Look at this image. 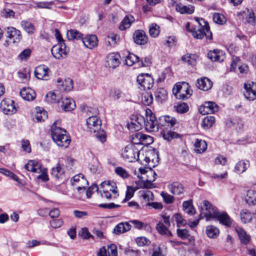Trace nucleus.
<instances>
[{"mask_svg": "<svg viewBox=\"0 0 256 256\" xmlns=\"http://www.w3.org/2000/svg\"><path fill=\"white\" fill-rule=\"evenodd\" d=\"M202 203L203 205L202 206V210L206 211L204 214L207 220L216 218L220 224L227 226H230L232 224V220L226 212H220L216 207L213 206L208 200H204Z\"/></svg>", "mask_w": 256, "mask_h": 256, "instance_id": "obj_1", "label": "nucleus"}, {"mask_svg": "<svg viewBox=\"0 0 256 256\" xmlns=\"http://www.w3.org/2000/svg\"><path fill=\"white\" fill-rule=\"evenodd\" d=\"M198 26L190 28V22H187L186 26V30L190 32L194 38L202 39L204 36L209 40L212 39V35L210 31L208 23L202 18H196Z\"/></svg>", "mask_w": 256, "mask_h": 256, "instance_id": "obj_2", "label": "nucleus"}, {"mask_svg": "<svg viewBox=\"0 0 256 256\" xmlns=\"http://www.w3.org/2000/svg\"><path fill=\"white\" fill-rule=\"evenodd\" d=\"M58 120L54 122L51 126V136L54 142L60 147L67 148L70 142V136L66 134V130L57 126Z\"/></svg>", "mask_w": 256, "mask_h": 256, "instance_id": "obj_3", "label": "nucleus"}, {"mask_svg": "<svg viewBox=\"0 0 256 256\" xmlns=\"http://www.w3.org/2000/svg\"><path fill=\"white\" fill-rule=\"evenodd\" d=\"M88 112L92 113L89 114V117L86 119V124L90 132H96L98 130H100L101 121L96 116L98 113V110L95 108H90Z\"/></svg>", "mask_w": 256, "mask_h": 256, "instance_id": "obj_4", "label": "nucleus"}, {"mask_svg": "<svg viewBox=\"0 0 256 256\" xmlns=\"http://www.w3.org/2000/svg\"><path fill=\"white\" fill-rule=\"evenodd\" d=\"M100 187L102 188V192L101 190H100V196L102 198H104L108 200H110L112 198V194H116L114 196V198H116L118 196V188L116 184L114 182H103L100 184Z\"/></svg>", "mask_w": 256, "mask_h": 256, "instance_id": "obj_5", "label": "nucleus"}, {"mask_svg": "<svg viewBox=\"0 0 256 256\" xmlns=\"http://www.w3.org/2000/svg\"><path fill=\"white\" fill-rule=\"evenodd\" d=\"M140 150L135 146H127L122 154L123 158L128 162H133L138 160Z\"/></svg>", "mask_w": 256, "mask_h": 256, "instance_id": "obj_6", "label": "nucleus"}, {"mask_svg": "<svg viewBox=\"0 0 256 256\" xmlns=\"http://www.w3.org/2000/svg\"><path fill=\"white\" fill-rule=\"evenodd\" d=\"M146 122L144 120V123L145 124L146 128L149 132H154L159 129L158 126V120L152 111L148 109L146 110Z\"/></svg>", "mask_w": 256, "mask_h": 256, "instance_id": "obj_7", "label": "nucleus"}, {"mask_svg": "<svg viewBox=\"0 0 256 256\" xmlns=\"http://www.w3.org/2000/svg\"><path fill=\"white\" fill-rule=\"evenodd\" d=\"M136 80L140 86L139 88L144 90H150L154 84V79L148 74H139L137 76Z\"/></svg>", "mask_w": 256, "mask_h": 256, "instance_id": "obj_8", "label": "nucleus"}, {"mask_svg": "<svg viewBox=\"0 0 256 256\" xmlns=\"http://www.w3.org/2000/svg\"><path fill=\"white\" fill-rule=\"evenodd\" d=\"M70 51L69 48L66 43H60L54 45L51 49V52L53 56L58 60L65 58Z\"/></svg>", "mask_w": 256, "mask_h": 256, "instance_id": "obj_9", "label": "nucleus"}, {"mask_svg": "<svg viewBox=\"0 0 256 256\" xmlns=\"http://www.w3.org/2000/svg\"><path fill=\"white\" fill-rule=\"evenodd\" d=\"M176 124L178 125V122L174 117L166 115L158 118V126H159V128L160 127L162 128L167 127L174 130L175 128H173V127Z\"/></svg>", "mask_w": 256, "mask_h": 256, "instance_id": "obj_10", "label": "nucleus"}, {"mask_svg": "<svg viewBox=\"0 0 256 256\" xmlns=\"http://www.w3.org/2000/svg\"><path fill=\"white\" fill-rule=\"evenodd\" d=\"M244 88L245 90L244 96L249 100L253 101L256 99V83L250 82L244 83Z\"/></svg>", "mask_w": 256, "mask_h": 256, "instance_id": "obj_11", "label": "nucleus"}, {"mask_svg": "<svg viewBox=\"0 0 256 256\" xmlns=\"http://www.w3.org/2000/svg\"><path fill=\"white\" fill-rule=\"evenodd\" d=\"M50 71L47 66L42 64L36 68L34 73L35 76L38 79L47 80L50 78Z\"/></svg>", "mask_w": 256, "mask_h": 256, "instance_id": "obj_12", "label": "nucleus"}, {"mask_svg": "<svg viewBox=\"0 0 256 256\" xmlns=\"http://www.w3.org/2000/svg\"><path fill=\"white\" fill-rule=\"evenodd\" d=\"M218 110V106L214 102H206L198 108L199 112L203 115L214 114Z\"/></svg>", "mask_w": 256, "mask_h": 256, "instance_id": "obj_13", "label": "nucleus"}, {"mask_svg": "<svg viewBox=\"0 0 256 256\" xmlns=\"http://www.w3.org/2000/svg\"><path fill=\"white\" fill-rule=\"evenodd\" d=\"M14 100L10 99H5L0 102V108L6 114H12L16 112V108Z\"/></svg>", "mask_w": 256, "mask_h": 256, "instance_id": "obj_14", "label": "nucleus"}, {"mask_svg": "<svg viewBox=\"0 0 256 256\" xmlns=\"http://www.w3.org/2000/svg\"><path fill=\"white\" fill-rule=\"evenodd\" d=\"M133 141L136 144H148L153 142V138L150 136L138 132L135 134Z\"/></svg>", "mask_w": 256, "mask_h": 256, "instance_id": "obj_15", "label": "nucleus"}, {"mask_svg": "<svg viewBox=\"0 0 256 256\" xmlns=\"http://www.w3.org/2000/svg\"><path fill=\"white\" fill-rule=\"evenodd\" d=\"M160 134L164 140L168 142H170L174 138H176L180 136L177 132L172 130L167 127L165 128H160Z\"/></svg>", "mask_w": 256, "mask_h": 256, "instance_id": "obj_16", "label": "nucleus"}, {"mask_svg": "<svg viewBox=\"0 0 256 256\" xmlns=\"http://www.w3.org/2000/svg\"><path fill=\"white\" fill-rule=\"evenodd\" d=\"M134 42L137 44L144 45L148 42V37L145 32L142 30H136L133 34Z\"/></svg>", "mask_w": 256, "mask_h": 256, "instance_id": "obj_17", "label": "nucleus"}, {"mask_svg": "<svg viewBox=\"0 0 256 256\" xmlns=\"http://www.w3.org/2000/svg\"><path fill=\"white\" fill-rule=\"evenodd\" d=\"M6 36L10 39L13 43L19 42L22 38L20 31L13 27L7 28Z\"/></svg>", "mask_w": 256, "mask_h": 256, "instance_id": "obj_18", "label": "nucleus"}, {"mask_svg": "<svg viewBox=\"0 0 256 256\" xmlns=\"http://www.w3.org/2000/svg\"><path fill=\"white\" fill-rule=\"evenodd\" d=\"M196 86L198 89L207 91L212 88V82L208 78L204 77L197 80Z\"/></svg>", "mask_w": 256, "mask_h": 256, "instance_id": "obj_19", "label": "nucleus"}, {"mask_svg": "<svg viewBox=\"0 0 256 256\" xmlns=\"http://www.w3.org/2000/svg\"><path fill=\"white\" fill-rule=\"evenodd\" d=\"M120 56L118 54L112 52L107 56L106 62L110 67L115 68L120 64Z\"/></svg>", "mask_w": 256, "mask_h": 256, "instance_id": "obj_20", "label": "nucleus"}, {"mask_svg": "<svg viewBox=\"0 0 256 256\" xmlns=\"http://www.w3.org/2000/svg\"><path fill=\"white\" fill-rule=\"evenodd\" d=\"M82 42L86 47L90 49H92L97 46L98 40L95 34H90L86 36L83 38Z\"/></svg>", "mask_w": 256, "mask_h": 256, "instance_id": "obj_21", "label": "nucleus"}, {"mask_svg": "<svg viewBox=\"0 0 256 256\" xmlns=\"http://www.w3.org/2000/svg\"><path fill=\"white\" fill-rule=\"evenodd\" d=\"M208 57L212 62H222L224 58V56L222 50H214L208 53Z\"/></svg>", "mask_w": 256, "mask_h": 256, "instance_id": "obj_22", "label": "nucleus"}, {"mask_svg": "<svg viewBox=\"0 0 256 256\" xmlns=\"http://www.w3.org/2000/svg\"><path fill=\"white\" fill-rule=\"evenodd\" d=\"M20 94L24 100L28 101L34 100L36 96V92L30 88H23L20 90Z\"/></svg>", "mask_w": 256, "mask_h": 256, "instance_id": "obj_23", "label": "nucleus"}, {"mask_svg": "<svg viewBox=\"0 0 256 256\" xmlns=\"http://www.w3.org/2000/svg\"><path fill=\"white\" fill-rule=\"evenodd\" d=\"M169 191L175 195H180L183 194L184 186L178 182H174L168 185Z\"/></svg>", "mask_w": 256, "mask_h": 256, "instance_id": "obj_24", "label": "nucleus"}, {"mask_svg": "<svg viewBox=\"0 0 256 256\" xmlns=\"http://www.w3.org/2000/svg\"><path fill=\"white\" fill-rule=\"evenodd\" d=\"M131 228V225L128 222H120L118 224L114 229V232L116 234L124 233Z\"/></svg>", "mask_w": 256, "mask_h": 256, "instance_id": "obj_25", "label": "nucleus"}, {"mask_svg": "<svg viewBox=\"0 0 256 256\" xmlns=\"http://www.w3.org/2000/svg\"><path fill=\"white\" fill-rule=\"evenodd\" d=\"M169 226H166L162 222H159L156 225V228L158 232L161 235H164L168 237H172V234L168 230Z\"/></svg>", "mask_w": 256, "mask_h": 256, "instance_id": "obj_26", "label": "nucleus"}, {"mask_svg": "<svg viewBox=\"0 0 256 256\" xmlns=\"http://www.w3.org/2000/svg\"><path fill=\"white\" fill-rule=\"evenodd\" d=\"M135 20L134 17L131 14L126 15L120 22L119 28L121 30H124L129 28Z\"/></svg>", "mask_w": 256, "mask_h": 256, "instance_id": "obj_27", "label": "nucleus"}, {"mask_svg": "<svg viewBox=\"0 0 256 256\" xmlns=\"http://www.w3.org/2000/svg\"><path fill=\"white\" fill-rule=\"evenodd\" d=\"M62 99V96L58 91L56 92H50L46 95V100L51 103L59 102Z\"/></svg>", "mask_w": 256, "mask_h": 256, "instance_id": "obj_28", "label": "nucleus"}, {"mask_svg": "<svg viewBox=\"0 0 256 256\" xmlns=\"http://www.w3.org/2000/svg\"><path fill=\"white\" fill-rule=\"evenodd\" d=\"M195 150L198 153H202L205 152L207 148V143L204 140L196 139L194 144Z\"/></svg>", "mask_w": 256, "mask_h": 256, "instance_id": "obj_29", "label": "nucleus"}, {"mask_svg": "<svg viewBox=\"0 0 256 256\" xmlns=\"http://www.w3.org/2000/svg\"><path fill=\"white\" fill-rule=\"evenodd\" d=\"M61 107L65 111H70L74 109L76 104L73 100L66 98L62 100Z\"/></svg>", "mask_w": 256, "mask_h": 256, "instance_id": "obj_30", "label": "nucleus"}, {"mask_svg": "<svg viewBox=\"0 0 256 256\" xmlns=\"http://www.w3.org/2000/svg\"><path fill=\"white\" fill-rule=\"evenodd\" d=\"M182 208L184 211L188 215L192 216L196 212L195 209L192 204V201L191 200L184 202L182 203Z\"/></svg>", "mask_w": 256, "mask_h": 256, "instance_id": "obj_31", "label": "nucleus"}, {"mask_svg": "<svg viewBox=\"0 0 256 256\" xmlns=\"http://www.w3.org/2000/svg\"><path fill=\"white\" fill-rule=\"evenodd\" d=\"M236 231L241 242L244 244H247L250 240V236L242 228H236Z\"/></svg>", "mask_w": 256, "mask_h": 256, "instance_id": "obj_32", "label": "nucleus"}, {"mask_svg": "<svg viewBox=\"0 0 256 256\" xmlns=\"http://www.w3.org/2000/svg\"><path fill=\"white\" fill-rule=\"evenodd\" d=\"M156 100L158 102H162L167 99V92L163 88H158L154 94Z\"/></svg>", "mask_w": 256, "mask_h": 256, "instance_id": "obj_33", "label": "nucleus"}, {"mask_svg": "<svg viewBox=\"0 0 256 256\" xmlns=\"http://www.w3.org/2000/svg\"><path fill=\"white\" fill-rule=\"evenodd\" d=\"M249 166L250 163L248 160H240L236 164L234 170L238 172L242 173L245 172Z\"/></svg>", "mask_w": 256, "mask_h": 256, "instance_id": "obj_34", "label": "nucleus"}, {"mask_svg": "<svg viewBox=\"0 0 256 256\" xmlns=\"http://www.w3.org/2000/svg\"><path fill=\"white\" fill-rule=\"evenodd\" d=\"M24 168L27 170L34 172H39L40 170V166L38 162L35 160H30L25 164Z\"/></svg>", "mask_w": 256, "mask_h": 256, "instance_id": "obj_35", "label": "nucleus"}, {"mask_svg": "<svg viewBox=\"0 0 256 256\" xmlns=\"http://www.w3.org/2000/svg\"><path fill=\"white\" fill-rule=\"evenodd\" d=\"M140 122H136V123L128 122L127 124L128 128L132 131H138L142 128V124L144 122V118L140 116Z\"/></svg>", "mask_w": 256, "mask_h": 256, "instance_id": "obj_36", "label": "nucleus"}, {"mask_svg": "<svg viewBox=\"0 0 256 256\" xmlns=\"http://www.w3.org/2000/svg\"><path fill=\"white\" fill-rule=\"evenodd\" d=\"M64 174V170L59 164L56 167L53 168L51 172L52 175L56 178H62Z\"/></svg>", "mask_w": 256, "mask_h": 256, "instance_id": "obj_37", "label": "nucleus"}, {"mask_svg": "<svg viewBox=\"0 0 256 256\" xmlns=\"http://www.w3.org/2000/svg\"><path fill=\"white\" fill-rule=\"evenodd\" d=\"M66 36L68 40H78L82 38V34L76 30H70L67 32Z\"/></svg>", "mask_w": 256, "mask_h": 256, "instance_id": "obj_38", "label": "nucleus"}, {"mask_svg": "<svg viewBox=\"0 0 256 256\" xmlns=\"http://www.w3.org/2000/svg\"><path fill=\"white\" fill-rule=\"evenodd\" d=\"M245 200L248 204H256V192L254 190H248L247 192Z\"/></svg>", "mask_w": 256, "mask_h": 256, "instance_id": "obj_39", "label": "nucleus"}, {"mask_svg": "<svg viewBox=\"0 0 256 256\" xmlns=\"http://www.w3.org/2000/svg\"><path fill=\"white\" fill-rule=\"evenodd\" d=\"M140 62V58L137 56L132 53H130L126 57L125 63L128 66H132L134 63Z\"/></svg>", "mask_w": 256, "mask_h": 256, "instance_id": "obj_40", "label": "nucleus"}, {"mask_svg": "<svg viewBox=\"0 0 256 256\" xmlns=\"http://www.w3.org/2000/svg\"><path fill=\"white\" fill-rule=\"evenodd\" d=\"M36 113L35 114V118L38 122L44 121L46 118H47V112L43 108L40 107L36 108Z\"/></svg>", "mask_w": 256, "mask_h": 256, "instance_id": "obj_41", "label": "nucleus"}, {"mask_svg": "<svg viewBox=\"0 0 256 256\" xmlns=\"http://www.w3.org/2000/svg\"><path fill=\"white\" fill-rule=\"evenodd\" d=\"M215 122V118L213 116H207L204 118L202 122V126L204 129H208L214 124Z\"/></svg>", "mask_w": 256, "mask_h": 256, "instance_id": "obj_42", "label": "nucleus"}, {"mask_svg": "<svg viewBox=\"0 0 256 256\" xmlns=\"http://www.w3.org/2000/svg\"><path fill=\"white\" fill-rule=\"evenodd\" d=\"M206 232L209 238H214L218 236L219 230L213 226H209L206 227Z\"/></svg>", "mask_w": 256, "mask_h": 256, "instance_id": "obj_43", "label": "nucleus"}, {"mask_svg": "<svg viewBox=\"0 0 256 256\" xmlns=\"http://www.w3.org/2000/svg\"><path fill=\"white\" fill-rule=\"evenodd\" d=\"M22 26L24 30L29 34H32L35 32V28L34 24L30 22L22 20L21 22Z\"/></svg>", "mask_w": 256, "mask_h": 256, "instance_id": "obj_44", "label": "nucleus"}, {"mask_svg": "<svg viewBox=\"0 0 256 256\" xmlns=\"http://www.w3.org/2000/svg\"><path fill=\"white\" fill-rule=\"evenodd\" d=\"M213 20L217 24L222 25L226 22V19L222 14L215 12L213 14Z\"/></svg>", "mask_w": 256, "mask_h": 256, "instance_id": "obj_45", "label": "nucleus"}, {"mask_svg": "<svg viewBox=\"0 0 256 256\" xmlns=\"http://www.w3.org/2000/svg\"><path fill=\"white\" fill-rule=\"evenodd\" d=\"M177 8L178 12L182 14H192L194 10V7L190 5L178 6Z\"/></svg>", "mask_w": 256, "mask_h": 256, "instance_id": "obj_46", "label": "nucleus"}, {"mask_svg": "<svg viewBox=\"0 0 256 256\" xmlns=\"http://www.w3.org/2000/svg\"><path fill=\"white\" fill-rule=\"evenodd\" d=\"M240 218L244 223L246 224L251 221L252 216L250 212L247 211L246 210H244L240 212Z\"/></svg>", "mask_w": 256, "mask_h": 256, "instance_id": "obj_47", "label": "nucleus"}, {"mask_svg": "<svg viewBox=\"0 0 256 256\" xmlns=\"http://www.w3.org/2000/svg\"><path fill=\"white\" fill-rule=\"evenodd\" d=\"M160 27L156 24H152L149 26V33L151 36L156 37L160 33Z\"/></svg>", "mask_w": 256, "mask_h": 256, "instance_id": "obj_48", "label": "nucleus"}, {"mask_svg": "<svg viewBox=\"0 0 256 256\" xmlns=\"http://www.w3.org/2000/svg\"><path fill=\"white\" fill-rule=\"evenodd\" d=\"M172 218L174 219L175 221L176 222V225L178 227L184 226L186 224V221L184 219L182 215L178 213L175 214L173 216Z\"/></svg>", "mask_w": 256, "mask_h": 256, "instance_id": "obj_49", "label": "nucleus"}, {"mask_svg": "<svg viewBox=\"0 0 256 256\" xmlns=\"http://www.w3.org/2000/svg\"><path fill=\"white\" fill-rule=\"evenodd\" d=\"M142 103L146 106H150L152 104L153 101V97L151 93H145L142 98Z\"/></svg>", "mask_w": 256, "mask_h": 256, "instance_id": "obj_50", "label": "nucleus"}, {"mask_svg": "<svg viewBox=\"0 0 256 256\" xmlns=\"http://www.w3.org/2000/svg\"><path fill=\"white\" fill-rule=\"evenodd\" d=\"M36 6L40 8L50 9L54 4V2H39L35 3Z\"/></svg>", "mask_w": 256, "mask_h": 256, "instance_id": "obj_51", "label": "nucleus"}, {"mask_svg": "<svg viewBox=\"0 0 256 256\" xmlns=\"http://www.w3.org/2000/svg\"><path fill=\"white\" fill-rule=\"evenodd\" d=\"M138 188H134L132 186H128L127 187V190L126 192L125 198L122 200V202H125L130 200L133 196L135 190Z\"/></svg>", "mask_w": 256, "mask_h": 256, "instance_id": "obj_52", "label": "nucleus"}, {"mask_svg": "<svg viewBox=\"0 0 256 256\" xmlns=\"http://www.w3.org/2000/svg\"><path fill=\"white\" fill-rule=\"evenodd\" d=\"M174 108L180 114L185 113L188 110V106L185 102L178 104L174 106Z\"/></svg>", "mask_w": 256, "mask_h": 256, "instance_id": "obj_53", "label": "nucleus"}, {"mask_svg": "<svg viewBox=\"0 0 256 256\" xmlns=\"http://www.w3.org/2000/svg\"><path fill=\"white\" fill-rule=\"evenodd\" d=\"M176 233L178 236L182 240L188 239L190 237L189 231L186 229L178 228Z\"/></svg>", "mask_w": 256, "mask_h": 256, "instance_id": "obj_54", "label": "nucleus"}, {"mask_svg": "<svg viewBox=\"0 0 256 256\" xmlns=\"http://www.w3.org/2000/svg\"><path fill=\"white\" fill-rule=\"evenodd\" d=\"M130 223L134 224L136 228L138 230L146 229L148 225L147 224H145L141 221L136 220H131L130 221Z\"/></svg>", "mask_w": 256, "mask_h": 256, "instance_id": "obj_55", "label": "nucleus"}, {"mask_svg": "<svg viewBox=\"0 0 256 256\" xmlns=\"http://www.w3.org/2000/svg\"><path fill=\"white\" fill-rule=\"evenodd\" d=\"M182 60L190 66H194L196 63L194 56L189 54L184 56L182 58Z\"/></svg>", "mask_w": 256, "mask_h": 256, "instance_id": "obj_56", "label": "nucleus"}, {"mask_svg": "<svg viewBox=\"0 0 256 256\" xmlns=\"http://www.w3.org/2000/svg\"><path fill=\"white\" fill-rule=\"evenodd\" d=\"M137 244L140 246H148L150 241L146 237L140 236L137 238L136 240Z\"/></svg>", "mask_w": 256, "mask_h": 256, "instance_id": "obj_57", "label": "nucleus"}, {"mask_svg": "<svg viewBox=\"0 0 256 256\" xmlns=\"http://www.w3.org/2000/svg\"><path fill=\"white\" fill-rule=\"evenodd\" d=\"M62 85L65 91L70 90L73 88V81L70 78H68L62 82Z\"/></svg>", "mask_w": 256, "mask_h": 256, "instance_id": "obj_58", "label": "nucleus"}, {"mask_svg": "<svg viewBox=\"0 0 256 256\" xmlns=\"http://www.w3.org/2000/svg\"><path fill=\"white\" fill-rule=\"evenodd\" d=\"M31 50L30 48H26L22 51L18 56V58L21 60H26L30 56Z\"/></svg>", "mask_w": 256, "mask_h": 256, "instance_id": "obj_59", "label": "nucleus"}, {"mask_svg": "<svg viewBox=\"0 0 256 256\" xmlns=\"http://www.w3.org/2000/svg\"><path fill=\"white\" fill-rule=\"evenodd\" d=\"M148 174L146 175V176L149 177V175H151L152 177L150 178H147V181L146 183H150V182H154L155 181L157 176L156 173L150 167L148 168Z\"/></svg>", "mask_w": 256, "mask_h": 256, "instance_id": "obj_60", "label": "nucleus"}, {"mask_svg": "<svg viewBox=\"0 0 256 256\" xmlns=\"http://www.w3.org/2000/svg\"><path fill=\"white\" fill-rule=\"evenodd\" d=\"M161 196L163 198L164 202L168 204H172L174 201V197L167 193L162 192Z\"/></svg>", "mask_w": 256, "mask_h": 256, "instance_id": "obj_61", "label": "nucleus"}, {"mask_svg": "<svg viewBox=\"0 0 256 256\" xmlns=\"http://www.w3.org/2000/svg\"><path fill=\"white\" fill-rule=\"evenodd\" d=\"M116 173L123 178H127L129 175L127 172L121 167H117L115 169Z\"/></svg>", "mask_w": 256, "mask_h": 256, "instance_id": "obj_62", "label": "nucleus"}, {"mask_svg": "<svg viewBox=\"0 0 256 256\" xmlns=\"http://www.w3.org/2000/svg\"><path fill=\"white\" fill-rule=\"evenodd\" d=\"M96 134V138L102 143L106 140V134L103 130H98Z\"/></svg>", "mask_w": 256, "mask_h": 256, "instance_id": "obj_63", "label": "nucleus"}, {"mask_svg": "<svg viewBox=\"0 0 256 256\" xmlns=\"http://www.w3.org/2000/svg\"><path fill=\"white\" fill-rule=\"evenodd\" d=\"M232 63L230 64V71H234L236 69L238 63L240 62V59L237 56H232Z\"/></svg>", "mask_w": 256, "mask_h": 256, "instance_id": "obj_64", "label": "nucleus"}]
</instances>
